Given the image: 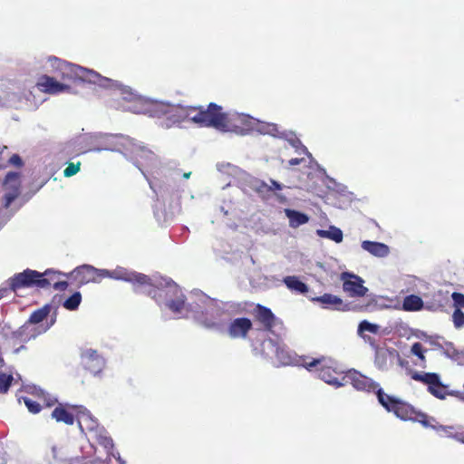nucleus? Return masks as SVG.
Wrapping results in <instances>:
<instances>
[{
    "mask_svg": "<svg viewBox=\"0 0 464 464\" xmlns=\"http://www.w3.org/2000/svg\"><path fill=\"white\" fill-rule=\"evenodd\" d=\"M301 149L304 153H308L307 149L304 146L302 145Z\"/></svg>",
    "mask_w": 464,
    "mask_h": 464,
    "instance_id": "54",
    "label": "nucleus"
},
{
    "mask_svg": "<svg viewBox=\"0 0 464 464\" xmlns=\"http://www.w3.org/2000/svg\"><path fill=\"white\" fill-rule=\"evenodd\" d=\"M414 416L415 417H413L412 420L421 423L426 428L431 427V424L430 423L429 417L426 413L417 411L416 414Z\"/></svg>",
    "mask_w": 464,
    "mask_h": 464,
    "instance_id": "40",
    "label": "nucleus"
},
{
    "mask_svg": "<svg viewBox=\"0 0 464 464\" xmlns=\"http://www.w3.org/2000/svg\"><path fill=\"white\" fill-rule=\"evenodd\" d=\"M258 131L276 138H283L285 136V132L281 131L276 123H262L258 128Z\"/></svg>",
    "mask_w": 464,
    "mask_h": 464,
    "instance_id": "32",
    "label": "nucleus"
},
{
    "mask_svg": "<svg viewBox=\"0 0 464 464\" xmlns=\"http://www.w3.org/2000/svg\"><path fill=\"white\" fill-rule=\"evenodd\" d=\"M41 276L40 272L27 268L8 279L9 289L17 293L22 288L38 287V278Z\"/></svg>",
    "mask_w": 464,
    "mask_h": 464,
    "instance_id": "9",
    "label": "nucleus"
},
{
    "mask_svg": "<svg viewBox=\"0 0 464 464\" xmlns=\"http://www.w3.org/2000/svg\"><path fill=\"white\" fill-rule=\"evenodd\" d=\"M270 182H271V185H269V187H272L271 192H274L275 190L282 189V185L279 182H277L274 179H271Z\"/></svg>",
    "mask_w": 464,
    "mask_h": 464,
    "instance_id": "48",
    "label": "nucleus"
},
{
    "mask_svg": "<svg viewBox=\"0 0 464 464\" xmlns=\"http://www.w3.org/2000/svg\"><path fill=\"white\" fill-rule=\"evenodd\" d=\"M411 377L426 384L428 392L437 399L445 400L448 395L463 398L459 392L448 391V386L441 382L440 375L436 372H411Z\"/></svg>",
    "mask_w": 464,
    "mask_h": 464,
    "instance_id": "4",
    "label": "nucleus"
},
{
    "mask_svg": "<svg viewBox=\"0 0 464 464\" xmlns=\"http://www.w3.org/2000/svg\"><path fill=\"white\" fill-rule=\"evenodd\" d=\"M41 277L38 278V288H48L53 286V289L58 291L65 290L69 284L67 281L59 279L60 273L47 269L41 273Z\"/></svg>",
    "mask_w": 464,
    "mask_h": 464,
    "instance_id": "19",
    "label": "nucleus"
},
{
    "mask_svg": "<svg viewBox=\"0 0 464 464\" xmlns=\"http://www.w3.org/2000/svg\"><path fill=\"white\" fill-rule=\"evenodd\" d=\"M223 315L224 310L221 307L210 305L197 314L196 321L206 329L221 332L226 325Z\"/></svg>",
    "mask_w": 464,
    "mask_h": 464,
    "instance_id": "5",
    "label": "nucleus"
},
{
    "mask_svg": "<svg viewBox=\"0 0 464 464\" xmlns=\"http://www.w3.org/2000/svg\"><path fill=\"white\" fill-rule=\"evenodd\" d=\"M159 292V295L168 297L169 295H175V299L167 301L166 305L173 313H179L185 308V296L181 294L180 289L174 283H168L166 287L152 289L150 291V295ZM156 295V294H154ZM155 297V295H153Z\"/></svg>",
    "mask_w": 464,
    "mask_h": 464,
    "instance_id": "10",
    "label": "nucleus"
},
{
    "mask_svg": "<svg viewBox=\"0 0 464 464\" xmlns=\"http://www.w3.org/2000/svg\"><path fill=\"white\" fill-rule=\"evenodd\" d=\"M453 323L456 328L464 326V313L460 309H456L452 315Z\"/></svg>",
    "mask_w": 464,
    "mask_h": 464,
    "instance_id": "38",
    "label": "nucleus"
},
{
    "mask_svg": "<svg viewBox=\"0 0 464 464\" xmlns=\"http://www.w3.org/2000/svg\"><path fill=\"white\" fill-rule=\"evenodd\" d=\"M362 247L378 257H384L389 254V246L380 242L364 240L362 243Z\"/></svg>",
    "mask_w": 464,
    "mask_h": 464,
    "instance_id": "25",
    "label": "nucleus"
},
{
    "mask_svg": "<svg viewBox=\"0 0 464 464\" xmlns=\"http://www.w3.org/2000/svg\"><path fill=\"white\" fill-rule=\"evenodd\" d=\"M77 80L97 84L104 88H112V86L116 85V81L103 77L98 72L82 66H79Z\"/></svg>",
    "mask_w": 464,
    "mask_h": 464,
    "instance_id": "18",
    "label": "nucleus"
},
{
    "mask_svg": "<svg viewBox=\"0 0 464 464\" xmlns=\"http://www.w3.org/2000/svg\"><path fill=\"white\" fill-rule=\"evenodd\" d=\"M82 302V295L80 292H75L69 298L63 302V307L69 311H73L78 308Z\"/></svg>",
    "mask_w": 464,
    "mask_h": 464,
    "instance_id": "34",
    "label": "nucleus"
},
{
    "mask_svg": "<svg viewBox=\"0 0 464 464\" xmlns=\"http://www.w3.org/2000/svg\"><path fill=\"white\" fill-rule=\"evenodd\" d=\"M253 328L252 321L247 317H237L230 321L227 326V334L230 339L245 340Z\"/></svg>",
    "mask_w": 464,
    "mask_h": 464,
    "instance_id": "14",
    "label": "nucleus"
},
{
    "mask_svg": "<svg viewBox=\"0 0 464 464\" xmlns=\"http://www.w3.org/2000/svg\"><path fill=\"white\" fill-rule=\"evenodd\" d=\"M285 215L289 219L291 227H297L308 222L309 217L302 212L294 209H285Z\"/></svg>",
    "mask_w": 464,
    "mask_h": 464,
    "instance_id": "30",
    "label": "nucleus"
},
{
    "mask_svg": "<svg viewBox=\"0 0 464 464\" xmlns=\"http://www.w3.org/2000/svg\"><path fill=\"white\" fill-rule=\"evenodd\" d=\"M105 277H111L118 280L130 282L139 285H152L151 279L141 273L128 271L124 268H117L105 274Z\"/></svg>",
    "mask_w": 464,
    "mask_h": 464,
    "instance_id": "15",
    "label": "nucleus"
},
{
    "mask_svg": "<svg viewBox=\"0 0 464 464\" xmlns=\"http://www.w3.org/2000/svg\"><path fill=\"white\" fill-rule=\"evenodd\" d=\"M400 358L399 352L394 348H377L374 363L380 370H387L394 359Z\"/></svg>",
    "mask_w": 464,
    "mask_h": 464,
    "instance_id": "22",
    "label": "nucleus"
},
{
    "mask_svg": "<svg viewBox=\"0 0 464 464\" xmlns=\"http://www.w3.org/2000/svg\"><path fill=\"white\" fill-rule=\"evenodd\" d=\"M416 411L413 406L401 400L398 401L394 409L392 411L398 418L404 420H412Z\"/></svg>",
    "mask_w": 464,
    "mask_h": 464,
    "instance_id": "24",
    "label": "nucleus"
},
{
    "mask_svg": "<svg viewBox=\"0 0 464 464\" xmlns=\"http://www.w3.org/2000/svg\"><path fill=\"white\" fill-rule=\"evenodd\" d=\"M9 163L17 167H21L23 165V160L18 154H14L10 157Z\"/></svg>",
    "mask_w": 464,
    "mask_h": 464,
    "instance_id": "46",
    "label": "nucleus"
},
{
    "mask_svg": "<svg viewBox=\"0 0 464 464\" xmlns=\"http://www.w3.org/2000/svg\"><path fill=\"white\" fill-rule=\"evenodd\" d=\"M14 381L12 373H5L0 371V393H6Z\"/></svg>",
    "mask_w": 464,
    "mask_h": 464,
    "instance_id": "35",
    "label": "nucleus"
},
{
    "mask_svg": "<svg viewBox=\"0 0 464 464\" xmlns=\"http://www.w3.org/2000/svg\"><path fill=\"white\" fill-rule=\"evenodd\" d=\"M261 354L267 359L274 360L285 363V351L282 349L277 343L273 339L268 338L261 343Z\"/></svg>",
    "mask_w": 464,
    "mask_h": 464,
    "instance_id": "21",
    "label": "nucleus"
},
{
    "mask_svg": "<svg viewBox=\"0 0 464 464\" xmlns=\"http://www.w3.org/2000/svg\"><path fill=\"white\" fill-rule=\"evenodd\" d=\"M81 362L83 367L92 374L102 372L104 366L103 358L93 349L83 350L81 353Z\"/></svg>",
    "mask_w": 464,
    "mask_h": 464,
    "instance_id": "16",
    "label": "nucleus"
},
{
    "mask_svg": "<svg viewBox=\"0 0 464 464\" xmlns=\"http://www.w3.org/2000/svg\"><path fill=\"white\" fill-rule=\"evenodd\" d=\"M188 118L200 127H213L222 131L245 133L251 129V118L245 114L224 112L223 108L210 102L207 108L203 106L181 107L169 103L160 126L169 129Z\"/></svg>",
    "mask_w": 464,
    "mask_h": 464,
    "instance_id": "1",
    "label": "nucleus"
},
{
    "mask_svg": "<svg viewBox=\"0 0 464 464\" xmlns=\"http://www.w3.org/2000/svg\"><path fill=\"white\" fill-rule=\"evenodd\" d=\"M451 298L454 302V305L457 307V309H460L464 307V295L461 293L454 292L451 295Z\"/></svg>",
    "mask_w": 464,
    "mask_h": 464,
    "instance_id": "44",
    "label": "nucleus"
},
{
    "mask_svg": "<svg viewBox=\"0 0 464 464\" xmlns=\"http://www.w3.org/2000/svg\"><path fill=\"white\" fill-rule=\"evenodd\" d=\"M7 288H0V300L6 295Z\"/></svg>",
    "mask_w": 464,
    "mask_h": 464,
    "instance_id": "52",
    "label": "nucleus"
},
{
    "mask_svg": "<svg viewBox=\"0 0 464 464\" xmlns=\"http://www.w3.org/2000/svg\"><path fill=\"white\" fill-rule=\"evenodd\" d=\"M304 366L308 371H312L316 368L319 378L326 383L335 385L337 387L342 385L339 381V375L342 372L337 369V362L332 358L325 356L313 358L309 362L304 361Z\"/></svg>",
    "mask_w": 464,
    "mask_h": 464,
    "instance_id": "3",
    "label": "nucleus"
},
{
    "mask_svg": "<svg viewBox=\"0 0 464 464\" xmlns=\"http://www.w3.org/2000/svg\"><path fill=\"white\" fill-rule=\"evenodd\" d=\"M39 399L41 400V401L43 402V404L45 406V407H52L53 406L55 403H56V399H53V398H51L50 396H48L47 394H45L43 391H40L38 393H37Z\"/></svg>",
    "mask_w": 464,
    "mask_h": 464,
    "instance_id": "42",
    "label": "nucleus"
},
{
    "mask_svg": "<svg viewBox=\"0 0 464 464\" xmlns=\"http://www.w3.org/2000/svg\"><path fill=\"white\" fill-rule=\"evenodd\" d=\"M343 289L351 297H362L368 289L363 285V280L356 275L343 272L341 274Z\"/></svg>",
    "mask_w": 464,
    "mask_h": 464,
    "instance_id": "12",
    "label": "nucleus"
},
{
    "mask_svg": "<svg viewBox=\"0 0 464 464\" xmlns=\"http://www.w3.org/2000/svg\"><path fill=\"white\" fill-rule=\"evenodd\" d=\"M52 417L57 422H63L67 425H72L74 422V416L65 407L59 404L52 412Z\"/></svg>",
    "mask_w": 464,
    "mask_h": 464,
    "instance_id": "28",
    "label": "nucleus"
},
{
    "mask_svg": "<svg viewBox=\"0 0 464 464\" xmlns=\"http://www.w3.org/2000/svg\"><path fill=\"white\" fill-rule=\"evenodd\" d=\"M135 155L133 157V160H134V164L140 169H141V167L143 166V161H141L140 160H139L138 157H140V159L142 158H149L152 155V152L147 149H145L144 147H141V146H136L135 147Z\"/></svg>",
    "mask_w": 464,
    "mask_h": 464,
    "instance_id": "33",
    "label": "nucleus"
},
{
    "mask_svg": "<svg viewBox=\"0 0 464 464\" xmlns=\"http://www.w3.org/2000/svg\"><path fill=\"white\" fill-rule=\"evenodd\" d=\"M271 188H272V187H269L268 184H266L264 181H260L259 184L256 187V191L259 194H266V193L271 192Z\"/></svg>",
    "mask_w": 464,
    "mask_h": 464,
    "instance_id": "45",
    "label": "nucleus"
},
{
    "mask_svg": "<svg viewBox=\"0 0 464 464\" xmlns=\"http://www.w3.org/2000/svg\"><path fill=\"white\" fill-rule=\"evenodd\" d=\"M189 175H190V173H186V174H184V177H185V178H188V177H189Z\"/></svg>",
    "mask_w": 464,
    "mask_h": 464,
    "instance_id": "56",
    "label": "nucleus"
},
{
    "mask_svg": "<svg viewBox=\"0 0 464 464\" xmlns=\"http://www.w3.org/2000/svg\"><path fill=\"white\" fill-rule=\"evenodd\" d=\"M4 187L5 193L3 198V206L7 209L21 194L20 174L14 171L8 172L5 178Z\"/></svg>",
    "mask_w": 464,
    "mask_h": 464,
    "instance_id": "11",
    "label": "nucleus"
},
{
    "mask_svg": "<svg viewBox=\"0 0 464 464\" xmlns=\"http://www.w3.org/2000/svg\"><path fill=\"white\" fill-rule=\"evenodd\" d=\"M37 87L44 92L60 93L70 89V86L64 82L57 81L56 77H51L44 74L38 78Z\"/></svg>",
    "mask_w": 464,
    "mask_h": 464,
    "instance_id": "20",
    "label": "nucleus"
},
{
    "mask_svg": "<svg viewBox=\"0 0 464 464\" xmlns=\"http://www.w3.org/2000/svg\"><path fill=\"white\" fill-rule=\"evenodd\" d=\"M450 436L457 441L464 444V430L455 431L453 435Z\"/></svg>",
    "mask_w": 464,
    "mask_h": 464,
    "instance_id": "47",
    "label": "nucleus"
},
{
    "mask_svg": "<svg viewBox=\"0 0 464 464\" xmlns=\"http://www.w3.org/2000/svg\"><path fill=\"white\" fill-rule=\"evenodd\" d=\"M328 232H329V230H318L317 231L319 236L326 237V238H327Z\"/></svg>",
    "mask_w": 464,
    "mask_h": 464,
    "instance_id": "51",
    "label": "nucleus"
},
{
    "mask_svg": "<svg viewBox=\"0 0 464 464\" xmlns=\"http://www.w3.org/2000/svg\"><path fill=\"white\" fill-rule=\"evenodd\" d=\"M379 330V326L374 324H371L368 321H362L359 324V331L360 332H370L372 334H376Z\"/></svg>",
    "mask_w": 464,
    "mask_h": 464,
    "instance_id": "39",
    "label": "nucleus"
},
{
    "mask_svg": "<svg viewBox=\"0 0 464 464\" xmlns=\"http://www.w3.org/2000/svg\"><path fill=\"white\" fill-rule=\"evenodd\" d=\"M105 274H109V270L97 269L89 265H83L76 267L71 274L70 277L78 285H83L90 282H96L105 277Z\"/></svg>",
    "mask_w": 464,
    "mask_h": 464,
    "instance_id": "8",
    "label": "nucleus"
},
{
    "mask_svg": "<svg viewBox=\"0 0 464 464\" xmlns=\"http://www.w3.org/2000/svg\"><path fill=\"white\" fill-rule=\"evenodd\" d=\"M53 72L61 82H75L78 79L79 65L61 60L57 57H50L48 59Z\"/></svg>",
    "mask_w": 464,
    "mask_h": 464,
    "instance_id": "7",
    "label": "nucleus"
},
{
    "mask_svg": "<svg viewBox=\"0 0 464 464\" xmlns=\"http://www.w3.org/2000/svg\"><path fill=\"white\" fill-rule=\"evenodd\" d=\"M80 166H81L80 162H78L76 164L70 163L63 170L64 177L69 178V177L75 175L80 170Z\"/></svg>",
    "mask_w": 464,
    "mask_h": 464,
    "instance_id": "43",
    "label": "nucleus"
},
{
    "mask_svg": "<svg viewBox=\"0 0 464 464\" xmlns=\"http://www.w3.org/2000/svg\"><path fill=\"white\" fill-rule=\"evenodd\" d=\"M254 315L255 319L263 325L266 331H272L276 324V316L270 308L257 304Z\"/></svg>",
    "mask_w": 464,
    "mask_h": 464,
    "instance_id": "23",
    "label": "nucleus"
},
{
    "mask_svg": "<svg viewBox=\"0 0 464 464\" xmlns=\"http://www.w3.org/2000/svg\"><path fill=\"white\" fill-rule=\"evenodd\" d=\"M327 238L332 239L336 243H341L343 238V232L338 227H331L327 235Z\"/></svg>",
    "mask_w": 464,
    "mask_h": 464,
    "instance_id": "37",
    "label": "nucleus"
},
{
    "mask_svg": "<svg viewBox=\"0 0 464 464\" xmlns=\"http://www.w3.org/2000/svg\"><path fill=\"white\" fill-rule=\"evenodd\" d=\"M20 400H23L31 413L36 414L41 411L42 406L40 402H37L29 397H22Z\"/></svg>",
    "mask_w": 464,
    "mask_h": 464,
    "instance_id": "36",
    "label": "nucleus"
},
{
    "mask_svg": "<svg viewBox=\"0 0 464 464\" xmlns=\"http://www.w3.org/2000/svg\"><path fill=\"white\" fill-rule=\"evenodd\" d=\"M120 92V97L115 101V108L123 111H130L136 113L134 107H142L145 99L134 92L130 88L126 87L116 82V85L112 86Z\"/></svg>",
    "mask_w": 464,
    "mask_h": 464,
    "instance_id": "6",
    "label": "nucleus"
},
{
    "mask_svg": "<svg viewBox=\"0 0 464 464\" xmlns=\"http://www.w3.org/2000/svg\"><path fill=\"white\" fill-rule=\"evenodd\" d=\"M4 167L2 165H0V169H3Z\"/></svg>",
    "mask_w": 464,
    "mask_h": 464,
    "instance_id": "57",
    "label": "nucleus"
},
{
    "mask_svg": "<svg viewBox=\"0 0 464 464\" xmlns=\"http://www.w3.org/2000/svg\"><path fill=\"white\" fill-rule=\"evenodd\" d=\"M345 378L355 390L364 392H375L379 386L378 382L354 369L349 370Z\"/></svg>",
    "mask_w": 464,
    "mask_h": 464,
    "instance_id": "13",
    "label": "nucleus"
},
{
    "mask_svg": "<svg viewBox=\"0 0 464 464\" xmlns=\"http://www.w3.org/2000/svg\"><path fill=\"white\" fill-rule=\"evenodd\" d=\"M422 299L416 295H407L402 303V309L407 312H416L423 308Z\"/></svg>",
    "mask_w": 464,
    "mask_h": 464,
    "instance_id": "31",
    "label": "nucleus"
},
{
    "mask_svg": "<svg viewBox=\"0 0 464 464\" xmlns=\"http://www.w3.org/2000/svg\"><path fill=\"white\" fill-rule=\"evenodd\" d=\"M168 108L169 103L167 102L145 99L142 107H134V110L136 114H146L161 121Z\"/></svg>",
    "mask_w": 464,
    "mask_h": 464,
    "instance_id": "17",
    "label": "nucleus"
},
{
    "mask_svg": "<svg viewBox=\"0 0 464 464\" xmlns=\"http://www.w3.org/2000/svg\"><path fill=\"white\" fill-rule=\"evenodd\" d=\"M283 282L292 292L298 294H306L308 292L309 288L307 285L300 281L299 278L295 276H285L284 277Z\"/></svg>",
    "mask_w": 464,
    "mask_h": 464,
    "instance_id": "27",
    "label": "nucleus"
},
{
    "mask_svg": "<svg viewBox=\"0 0 464 464\" xmlns=\"http://www.w3.org/2000/svg\"><path fill=\"white\" fill-rule=\"evenodd\" d=\"M51 304H44L43 307L34 311L27 322L14 333V335L24 342H28L31 339L35 338L37 335L46 332L55 323V315L51 318L50 324L45 327H32V325L40 324L46 319L51 313Z\"/></svg>",
    "mask_w": 464,
    "mask_h": 464,
    "instance_id": "2",
    "label": "nucleus"
},
{
    "mask_svg": "<svg viewBox=\"0 0 464 464\" xmlns=\"http://www.w3.org/2000/svg\"><path fill=\"white\" fill-rule=\"evenodd\" d=\"M440 429L442 430H444L447 433L448 437H450V435H453L455 433V432L452 431L453 430V427H451V426H440Z\"/></svg>",
    "mask_w": 464,
    "mask_h": 464,
    "instance_id": "49",
    "label": "nucleus"
},
{
    "mask_svg": "<svg viewBox=\"0 0 464 464\" xmlns=\"http://www.w3.org/2000/svg\"><path fill=\"white\" fill-rule=\"evenodd\" d=\"M375 393L377 395L378 401L380 402V404L388 411H392V409H394V406L396 405L398 401L400 400L393 396L384 393L383 390L380 387V385L375 391Z\"/></svg>",
    "mask_w": 464,
    "mask_h": 464,
    "instance_id": "29",
    "label": "nucleus"
},
{
    "mask_svg": "<svg viewBox=\"0 0 464 464\" xmlns=\"http://www.w3.org/2000/svg\"><path fill=\"white\" fill-rule=\"evenodd\" d=\"M411 353L416 355L417 357H419L421 361H424L425 360V356H424V348H423V345L417 342V343H414L411 346Z\"/></svg>",
    "mask_w": 464,
    "mask_h": 464,
    "instance_id": "41",
    "label": "nucleus"
},
{
    "mask_svg": "<svg viewBox=\"0 0 464 464\" xmlns=\"http://www.w3.org/2000/svg\"><path fill=\"white\" fill-rule=\"evenodd\" d=\"M302 161H303V159L295 158V159H291L288 161V164L290 166H295V165H299Z\"/></svg>",
    "mask_w": 464,
    "mask_h": 464,
    "instance_id": "50",
    "label": "nucleus"
},
{
    "mask_svg": "<svg viewBox=\"0 0 464 464\" xmlns=\"http://www.w3.org/2000/svg\"><path fill=\"white\" fill-rule=\"evenodd\" d=\"M292 144L293 146L297 147V145H301V141L299 140H295Z\"/></svg>",
    "mask_w": 464,
    "mask_h": 464,
    "instance_id": "53",
    "label": "nucleus"
},
{
    "mask_svg": "<svg viewBox=\"0 0 464 464\" xmlns=\"http://www.w3.org/2000/svg\"><path fill=\"white\" fill-rule=\"evenodd\" d=\"M313 302L321 304L324 308L341 309L343 304V300L332 294H324L321 296L312 298Z\"/></svg>",
    "mask_w": 464,
    "mask_h": 464,
    "instance_id": "26",
    "label": "nucleus"
},
{
    "mask_svg": "<svg viewBox=\"0 0 464 464\" xmlns=\"http://www.w3.org/2000/svg\"><path fill=\"white\" fill-rule=\"evenodd\" d=\"M0 364H4V359L0 356Z\"/></svg>",
    "mask_w": 464,
    "mask_h": 464,
    "instance_id": "55",
    "label": "nucleus"
}]
</instances>
